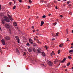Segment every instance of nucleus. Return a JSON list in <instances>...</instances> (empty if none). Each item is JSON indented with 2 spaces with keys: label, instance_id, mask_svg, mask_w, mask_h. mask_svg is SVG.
I'll return each mask as SVG.
<instances>
[{
  "label": "nucleus",
  "instance_id": "obj_1",
  "mask_svg": "<svg viewBox=\"0 0 73 73\" xmlns=\"http://www.w3.org/2000/svg\"><path fill=\"white\" fill-rule=\"evenodd\" d=\"M4 20L3 19H2L1 20L2 22L1 23L2 24H5V21L7 22V23H9V19H8V17H5L4 18Z\"/></svg>",
  "mask_w": 73,
  "mask_h": 73
},
{
  "label": "nucleus",
  "instance_id": "obj_2",
  "mask_svg": "<svg viewBox=\"0 0 73 73\" xmlns=\"http://www.w3.org/2000/svg\"><path fill=\"white\" fill-rule=\"evenodd\" d=\"M33 50L34 52H36V51L37 53H41L42 52H41V48H38V49H35V48H33Z\"/></svg>",
  "mask_w": 73,
  "mask_h": 73
},
{
  "label": "nucleus",
  "instance_id": "obj_3",
  "mask_svg": "<svg viewBox=\"0 0 73 73\" xmlns=\"http://www.w3.org/2000/svg\"><path fill=\"white\" fill-rule=\"evenodd\" d=\"M15 38L18 42V44H19L20 43V39H19V37L18 36H16Z\"/></svg>",
  "mask_w": 73,
  "mask_h": 73
},
{
  "label": "nucleus",
  "instance_id": "obj_4",
  "mask_svg": "<svg viewBox=\"0 0 73 73\" xmlns=\"http://www.w3.org/2000/svg\"><path fill=\"white\" fill-rule=\"evenodd\" d=\"M48 64L50 66H51L53 65V63L50 61H49L48 63Z\"/></svg>",
  "mask_w": 73,
  "mask_h": 73
},
{
  "label": "nucleus",
  "instance_id": "obj_5",
  "mask_svg": "<svg viewBox=\"0 0 73 73\" xmlns=\"http://www.w3.org/2000/svg\"><path fill=\"white\" fill-rule=\"evenodd\" d=\"M29 40L30 44H33V41L32 39H29Z\"/></svg>",
  "mask_w": 73,
  "mask_h": 73
},
{
  "label": "nucleus",
  "instance_id": "obj_6",
  "mask_svg": "<svg viewBox=\"0 0 73 73\" xmlns=\"http://www.w3.org/2000/svg\"><path fill=\"white\" fill-rule=\"evenodd\" d=\"M5 27L6 28H8V29H9V28L10 27V26H9V25L8 24H5Z\"/></svg>",
  "mask_w": 73,
  "mask_h": 73
},
{
  "label": "nucleus",
  "instance_id": "obj_7",
  "mask_svg": "<svg viewBox=\"0 0 73 73\" xmlns=\"http://www.w3.org/2000/svg\"><path fill=\"white\" fill-rule=\"evenodd\" d=\"M5 38L6 40H10V37L8 36H6Z\"/></svg>",
  "mask_w": 73,
  "mask_h": 73
},
{
  "label": "nucleus",
  "instance_id": "obj_8",
  "mask_svg": "<svg viewBox=\"0 0 73 73\" xmlns=\"http://www.w3.org/2000/svg\"><path fill=\"white\" fill-rule=\"evenodd\" d=\"M58 61V60L57 59H56L54 61V64H57Z\"/></svg>",
  "mask_w": 73,
  "mask_h": 73
},
{
  "label": "nucleus",
  "instance_id": "obj_9",
  "mask_svg": "<svg viewBox=\"0 0 73 73\" xmlns=\"http://www.w3.org/2000/svg\"><path fill=\"white\" fill-rule=\"evenodd\" d=\"M28 51L29 52H32V48H29L28 49Z\"/></svg>",
  "mask_w": 73,
  "mask_h": 73
},
{
  "label": "nucleus",
  "instance_id": "obj_10",
  "mask_svg": "<svg viewBox=\"0 0 73 73\" xmlns=\"http://www.w3.org/2000/svg\"><path fill=\"white\" fill-rule=\"evenodd\" d=\"M1 41H2V44L3 45H5V41H4V40L3 39H2L1 40Z\"/></svg>",
  "mask_w": 73,
  "mask_h": 73
},
{
  "label": "nucleus",
  "instance_id": "obj_11",
  "mask_svg": "<svg viewBox=\"0 0 73 73\" xmlns=\"http://www.w3.org/2000/svg\"><path fill=\"white\" fill-rule=\"evenodd\" d=\"M66 58H64L63 59V60L61 61V62H62V63L64 62H65V60H66Z\"/></svg>",
  "mask_w": 73,
  "mask_h": 73
},
{
  "label": "nucleus",
  "instance_id": "obj_12",
  "mask_svg": "<svg viewBox=\"0 0 73 73\" xmlns=\"http://www.w3.org/2000/svg\"><path fill=\"white\" fill-rule=\"evenodd\" d=\"M8 16L9 19L10 20H11V21H12V20H13V19H12V17H11L9 15Z\"/></svg>",
  "mask_w": 73,
  "mask_h": 73
},
{
  "label": "nucleus",
  "instance_id": "obj_13",
  "mask_svg": "<svg viewBox=\"0 0 73 73\" xmlns=\"http://www.w3.org/2000/svg\"><path fill=\"white\" fill-rule=\"evenodd\" d=\"M16 52H17V53L18 54H19V51L17 48L16 49Z\"/></svg>",
  "mask_w": 73,
  "mask_h": 73
},
{
  "label": "nucleus",
  "instance_id": "obj_14",
  "mask_svg": "<svg viewBox=\"0 0 73 73\" xmlns=\"http://www.w3.org/2000/svg\"><path fill=\"white\" fill-rule=\"evenodd\" d=\"M44 21H42L41 22V25H40V26H41V27H42V25L44 24Z\"/></svg>",
  "mask_w": 73,
  "mask_h": 73
},
{
  "label": "nucleus",
  "instance_id": "obj_15",
  "mask_svg": "<svg viewBox=\"0 0 73 73\" xmlns=\"http://www.w3.org/2000/svg\"><path fill=\"white\" fill-rule=\"evenodd\" d=\"M42 55L43 56H45V54L44 52H42Z\"/></svg>",
  "mask_w": 73,
  "mask_h": 73
},
{
  "label": "nucleus",
  "instance_id": "obj_16",
  "mask_svg": "<svg viewBox=\"0 0 73 73\" xmlns=\"http://www.w3.org/2000/svg\"><path fill=\"white\" fill-rule=\"evenodd\" d=\"M51 56H53V55H54V52L52 51V52L50 54Z\"/></svg>",
  "mask_w": 73,
  "mask_h": 73
},
{
  "label": "nucleus",
  "instance_id": "obj_17",
  "mask_svg": "<svg viewBox=\"0 0 73 73\" xmlns=\"http://www.w3.org/2000/svg\"><path fill=\"white\" fill-rule=\"evenodd\" d=\"M64 45V44H61L60 45H59V47H60V48L62 47Z\"/></svg>",
  "mask_w": 73,
  "mask_h": 73
},
{
  "label": "nucleus",
  "instance_id": "obj_18",
  "mask_svg": "<svg viewBox=\"0 0 73 73\" xmlns=\"http://www.w3.org/2000/svg\"><path fill=\"white\" fill-rule=\"evenodd\" d=\"M14 25H15V26H17V23H16L15 22L14 23H13Z\"/></svg>",
  "mask_w": 73,
  "mask_h": 73
},
{
  "label": "nucleus",
  "instance_id": "obj_19",
  "mask_svg": "<svg viewBox=\"0 0 73 73\" xmlns=\"http://www.w3.org/2000/svg\"><path fill=\"white\" fill-rule=\"evenodd\" d=\"M1 37V35H0V38ZM0 52L1 53H2V50H1V49L0 47Z\"/></svg>",
  "mask_w": 73,
  "mask_h": 73
},
{
  "label": "nucleus",
  "instance_id": "obj_20",
  "mask_svg": "<svg viewBox=\"0 0 73 73\" xmlns=\"http://www.w3.org/2000/svg\"><path fill=\"white\" fill-rule=\"evenodd\" d=\"M33 46H37V44H36V43H34L33 44Z\"/></svg>",
  "mask_w": 73,
  "mask_h": 73
},
{
  "label": "nucleus",
  "instance_id": "obj_21",
  "mask_svg": "<svg viewBox=\"0 0 73 73\" xmlns=\"http://www.w3.org/2000/svg\"><path fill=\"white\" fill-rule=\"evenodd\" d=\"M73 52V50H70L69 51V53H71V52Z\"/></svg>",
  "mask_w": 73,
  "mask_h": 73
},
{
  "label": "nucleus",
  "instance_id": "obj_22",
  "mask_svg": "<svg viewBox=\"0 0 73 73\" xmlns=\"http://www.w3.org/2000/svg\"><path fill=\"white\" fill-rule=\"evenodd\" d=\"M41 66L44 68H45V65H44V64H42Z\"/></svg>",
  "mask_w": 73,
  "mask_h": 73
},
{
  "label": "nucleus",
  "instance_id": "obj_23",
  "mask_svg": "<svg viewBox=\"0 0 73 73\" xmlns=\"http://www.w3.org/2000/svg\"><path fill=\"white\" fill-rule=\"evenodd\" d=\"M16 6L14 5V7L13 8V9H15V8H16Z\"/></svg>",
  "mask_w": 73,
  "mask_h": 73
},
{
  "label": "nucleus",
  "instance_id": "obj_24",
  "mask_svg": "<svg viewBox=\"0 0 73 73\" xmlns=\"http://www.w3.org/2000/svg\"><path fill=\"white\" fill-rule=\"evenodd\" d=\"M56 24H57V23H56V22H55L53 24V25H54V26L56 25Z\"/></svg>",
  "mask_w": 73,
  "mask_h": 73
},
{
  "label": "nucleus",
  "instance_id": "obj_25",
  "mask_svg": "<svg viewBox=\"0 0 73 73\" xmlns=\"http://www.w3.org/2000/svg\"><path fill=\"white\" fill-rule=\"evenodd\" d=\"M52 36H53V37H54V36H55V34H54V33H53L52 34Z\"/></svg>",
  "mask_w": 73,
  "mask_h": 73
},
{
  "label": "nucleus",
  "instance_id": "obj_26",
  "mask_svg": "<svg viewBox=\"0 0 73 73\" xmlns=\"http://www.w3.org/2000/svg\"><path fill=\"white\" fill-rule=\"evenodd\" d=\"M59 33L58 32L56 34V36H58V35Z\"/></svg>",
  "mask_w": 73,
  "mask_h": 73
},
{
  "label": "nucleus",
  "instance_id": "obj_27",
  "mask_svg": "<svg viewBox=\"0 0 73 73\" xmlns=\"http://www.w3.org/2000/svg\"><path fill=\"white\" fill-rule=\"evenodd\" d=\"M70 64V62H69L68 63H67V66H69V65Z\"/></svg>",
  "mask_w": 73,
  "mask_h": 73
},
{
  "label": "nucleus",
  "instance_id": "obj_28",
  "mask_svg": "<svg viewBox=\"0 0 73 73\" xmlns=\"http://www.w3.org/2000/svg\"><path fill=\"white\" fill-rule=\"evenodd\" d=\"M46 17V16H45V15H43L42 17V18H43V19H44V18H45Z\"/></svg>",
  "mask_w": 73,
  "mask_h": 73
},
{
  "label": "nucleus",
  "instance_id": "obj_29",
  "mask_svg": "<svg viewBox=\"0 0 73 73\" xmlns=\"http://www.w3.org/2000/svg\"><path fill=\"white\" fill-rule=\"evenodd\" d=\"M60 50H59L58 52V54H60Z\"/></svg>",
  "mask_w": 73,
  "mask_h": 73
},
{
  "label": "nucleus",
  "instance_id": "obj_30",
  "mask_svg": "<svg viewBox=\"0 0 73 73\" xmlns=\"http://www.w3.org/2000/svg\"><path fill=\"white\" fill-rule=\"evenodd\" d=\"M26 55V53H25V52H24L23 56H25Z\"/></svg>",
  "mask_w": 73,
  "mask_h": 73
},
{
  "label": "nucleus",
  "instance_id": "obj_31",
  "mask_svg": "<svg viewBox=\"0 0 73 73\" xmlns=\"http://www.w3.org/2000/svg\"><path fill=\"white\" fill-rule=\"evenodd\" d=\"M44 0H40V2H41L42 3H43V2H44Z\"/></svg>",
  "mask_w": 73,
  "mask_h": 73
},
{
  "label": "nucleus",
  "instance_id": "obj_32",
  "mask_svg": "<svg viewBox=\"0 0 73 73\" xmlns=\"http://www.w3.org/2000/svg\"><path fill=\"white\" fill-rule=\"evenodd\" d=\"M29 2H30V3H32V2L31 1V0H29Z\"/></svg>",
  "mask_w": 73,
  "mask_h": 73
},
{
  "label": "nucleus",
  "instance_id": "obj_33",
  "mask_svg": "<svg viewBox=\"0 0 73 73\" xmlns=\"http://www.w3.org/2000/svg\"><path fill=\"white\" fill-rule=\"evenodd\" d=\"M68 58L69 59H71V58H72V57L70 56H68Z\"/></svg>",
  "mask_w": 73,
  "mask_h": 73
},
{
  "label": "nucleus",
  "instance_id": "obj_34",
  "mask_svg": "<svg viewBox=\"0 0 73 73\" xmlns=\"http://www.w3.org/2000/svg\"><path fill=\"white\" fill-rule=\"evenodd\" d=\"M36 40H37V41L38 42V43L40 42H40H39V40H38V39H36Z\"/></svg>",
  "mask_w": 73,
  "mask_h": 73
},
{
  "label": "nucleus",
  "instance_id": "obj_35",
  "mask_svg": "<svg viewBox=\"0 0 73 73\" xmlns=\"http://www.w3.org/2000/svg\"><path fill=\"white\" fill-rule=\"evenodd\" d=\"M19 3H21V2L22 1V0H19Z\"/></svg>",
  "mask_w": 73,
  "mask_h": 73
},
{
  "label": "nucleus",
  "instance_id": "obj_36",
  "mask_svg": "<svg viewBox=\"0 0 73 73\" xmlns=\"http://www.w3.org/2000/svg\"><path fill=\"white\" fill-rule=\"evenodd\" d=\"M36 35H38L39 36V33H36Z\"/></svg>",
  "mask_w": 73,
  "mask_h": 73
},
{
  "label": "nucleus",
  "instance_id": "obj_37",
  "mask_svg": "<svg viewBox=\"0 0 73 73\" xmlns=\"http://www.w3.org/2000/svg\"><path fill=\"white\" fill-rule=\"evenodd\" d=\"M12 2H10L9 3V4L10 5H11L12 4Z\"/></svg>",
  "mask_w": 73,
  "mask_h": 73
},
{
  "label": "nucleus",
  "instance_id": "obj_38",
  "mask_svg": "<svg viewBox=\"0 0 73 73\" xmlns=\"http://www.w3.org/2000/svg\"><path fill=\"white\" fill-rule=\"evenodd\" d=\"M69 14L70 15H72V12H70L69 13Z\"/></svg>",
  "mask_w": 73,
  "mask_h": 73
},
{
  "label": "nucleus",
  "instance_id": "obj_39",
  "mask_svg": "<svg viewBox=\"0 0 73 73\" xmlns=\"http://www.w3.org/2000/svg\"><path fill=\"white\" fill-rule=\"evenodd\" d=\"M46 46H45L44 47L46 48V49H48V48L46 47Z\"/></svg>",
  "mask_w": 73,
  "mask_h": 73
},
{
  "label": "nucleus",
  "instance_id": "obj_40",
  "mask_svg": "<svg viewBox=\"0 0 73 73\" xmlns=\"http://www.w3.org/2000/svg\"><path fill=\"white\" fill-rule=\"evenodd\" d=\"M1 9V5H0V10Z\"/></svg>",
  "mask_w": 73,
  "mask_h": 73
},
{
  "label": "nucleus",
  "instance_id": "obj_41",
  "mask_svg": "<svg viewBox=\"0 0 73 73\" xmlns=\"http://www.w3.org/2000/svg\"><path fill=\"white\" fill-rule=\"evenodd\" d=\"M28 9H29V8H30V7H30L29 6H28Z\"/></svg>",
  "mask_w": 73,
  "mask_h": 73
},
{
  "label": "nucleus",
  "instance_id": "obj_42",
  "mask_svg": "<svg viewBox=\"0 0 73 73\" xmlns=\"http://www.w3.org/2000/svg\"><path fill=\"white\" fill-rule=\"evenodd\" d=\"M55 40V38H53L52 39V41H53V40Z\"/></svg>",
  "mask_w": 73,
  "mask_h": 73
},
{
  "label": "nucleus",
  "instance_id": "obj_43",
  "mask_svg": "<svg viewBox=\"0 0 73 73\" xmlns=\"http://www.w3.org/2000/svg\"><path fill=\"white\" fill-rule=\"evenodd\" d=\"M70 3V1H68L67 2V4H69Z\"/></svg>",
  "mask_w": 73,
  "mask_h": 73
},
{
  "label": "nucleus",
  "instance_id": "obj_44",
  "mask_svg": "<svg viewBox=\"0 0 73 73\" xmlns=\"http://www.w3.org/2000/svg\"><path fill=\"white\" fill-rule=\"evenodd\" d=\"M13 1H14V3L15 4V0H13Z\"/></svg>",
  "mask_w": 73,
  "mask_h": 73
},
{
  "label": "nucleus",
  "instance_id": "obj_45",
  "mask_svg": "<svg viewBox=\"0 0 73 73\" xmlns=\"http://www.w3.org/2000/svg\"><path fill=\"white\" fill-rule=\"evenodd\" d=\"M27 45H28V46H29V43H27Z\"/></svg>",
  "mask_w": 73,
  "mask_h": 73
},
{
  "label": "nucleus",
  "instance_id": "obj_46",
  "mask_svg": "<svg viewBox=\"0 0 73 73\" xmlns=\"http://www.w3.org/2000/svg\"><path fill=\"white\" fill-rule=\"evenodd\" d=\"M36 38H34V40H35V41H36Z\"/></svg>",
  "mask_w": 73,
  "mask_h": 73
},
{
  "label": "nucleus",
  "instance_id": "obj_47",
  "mask_svg": "<svg viewBox=\"0 0 73 73\" xmlns=\"http://www.w3.org/2000/svg\"><path fill=\"white\" fill-rule=\"evenodd\" d=\"M55 8H56V9H58V8H57V6Z\"/></svg>",
  "mask_w": 73,
  "mask_h": 73
},
{
  "label": "nucleus",
  "instance_id": "obj_48",
  "mask_svg": "<svg viewBox=\"0 0 73 73\" xmlns=\"http://www.w3.org/2000/svg\"><path fill=\"white\" fill-rule=\"evenodd\" d=\"M66 31H67V33H68V30H66Z\"/></svg>",
  "mask_w": 73,
  "mask_h": 73
},
{
  "label": "nucleus",
  "instance_id": "obj_49",
  "mask_svg": "<svg viewBox=\"0 0 73 73\" xmlns=\"http://www.w3.org/2000/svg\"><path fill=\"white\" fill-rule=\"evenodd\" d=\"M60 17H62V15H60Z\"/></svg>",
  "mask_w": 73,
  "mask_h": 73
},
{
  "label": "nucleus",
  "instance_id": "obj_50",
  "mask_svg": "<svg viewBox=\"0 0 73 73\" xmlns=\"http://www.w3.org/2000/svg\"><path fill=\"white\" fill-rule=\"evenodd\" d=\"M50 15H51V14H48V16H50Z\"/></svg>",
  "mask_w": 73,
  "mask_h": 73
},
{
  "label": "nucleus",
  "instance_id": "obj_51",
  "mask_svg": "<svg viewBox=\"0 0 73 73\" xmlns=\"http://www.w3.org/2000/svg\"><path fill=\"white\" fill-rule=\"evenodd\" d=\"M63 1H66V0H62Z\"/></svg>",
  "mask_w": 73,
  "mask_h": 73
},
{
  "label": "nucleus",
  "instance_id": "obj_52",
  "mask_svg": "<svg viewBox=\"0 0 73 73\" xmlns=\"http://www.w3.org/2000/svg\"><path fill=\"white\" fill-rule=\"evenodd\" d=\"M0 30H1V28L0 27Z\"/></svg>",
  "mask_w": 73,
  "mask_h": 73
},
{
  "label": "nucleus",
  "instance_id": "obj_53",
  "mask_svg": "<svg viewBox=\"0 0 73 73\" xmlns=\"http://www.w3.org/2000/svg\"><path fill=\"white\" fill-rule=\"evenodd\" d=\"M33 32H35V30H33Z\"/></svg>",
  "mask_w": 73,
  "mask_h": 73
},
{
  "label": "nucleus",
  "instance_id": "obj_54",
  "mask_svg": "<svg viewBox=\"0 0 73 73\" xmlns=\"http://www.w3.org/2000/svg\"><path fill=\"white\" fill-rule=\"evenodd\" d=\"M54 2L55 3H57V2L56 1H54Z\"/></svg>",
  "mask_w": 73,
  "mask_h": 73
},
{
  "label": "nucleus",
  "instance_id": "obj_55",
  "mask_svg": "<svg viewBox=\"0 0 73 73\" xmlns=\"http://www.w3.org/2000/svg\"><path fill=\"white\" fill-rule=\"evenodd\" d=\"M44 3H46V1H45L44 2Z\"/></svg>",
  "mask_w": 73,
  "mask_h": 73
},
{
  "label": "nucleus",
  "instance_id": "obj_56",
  "mask_svg": "<svg viewBox=\"0 0 73 73\" xmlns=\"http://www.w3.org/2000/svg\"><path fill=\"white\" fill-rule=\"evenodd\" d=\"M32 27V28H33V29H34V27L33 26Z\"/></svg>",
  "mask_w": 73,
  "mask_h": 73
},
{
  "label": "nucleus",
  "instance_id": "obj_57",
  "mask_svg": "<svg viewBox=\"0 0 73 73\" xmlns=\"http://www.w3.org/2000/svg\"><path fill=\"white\" fill-rule=\"evenodd\" d=\"M33 64H34V61H33Z\"/></svg>",
  "mask_w": 73,
  "mask_h": 73
},
{
  "label": "nucleus",
  "instance_id": "obj_58",
  "mask_svg": "<svg viewBox=\"0 0 73 73\" xmlns=\"http://www.w3.org/2000/svg\"><path fill=\"white\" fill-rule=\"evenodd\" d=\"M38 31H39L38 30H36V31H37V32H38Z\"/></svg>",
  "mask_w": 73,
  "mask_h": 73
},
{
  "label": "nucleus",
  "instance_id": "obj_59",
  "mask_svg": "<svg viewBox=\"0 0 73 73\" xmlns=\"http://www.w3.org/2000/svg\"><path fill=\"white\" fill-rule=\"evenodd\" d=\"M67 41H70V40H67Z\"/></svg>",
  "mask_w": 73,
  "mask_h": 73
},
{
  "label": "nucleus",
  "instance_id": "obj_60",
  "mask_svg": "<svg viewBox=\"0 0 73 73\" xmlns=\"http://www.w3.org/2000/svg\"><path fill=\"white\" fill-rule=\"evenodd\" d=\"M72 33H73V30H72Z\"/></svg>",
  "mask_w": 73,
  "mask_h": 73
},
{
  "label": "nucleus",
  "instance_id": "obj_61",
  "mask_svg": "<svg viewBox=\"0 0 73 73\" xmlns=\"http://www.w3.org/2000/svg\"><path fill=\"white\" fill-rule=\"evenodd\" d=\"M67 69L65 70V71H67Z\"/></svg>",
  "mask_w": 73,
  "mask_h": 73
},
{
  "label": "nucleus",
  "instance_id": "obj_62",
  "mask_svg": "<svg viewBox=\"0 0 73 73\" xmlns=\"http://www.w3.org/2000/svg\"><path fill=\"white\" fill-rule=\"evenodd\" d=\"M73 48V46H72L71 47V48Z\"/></svg>",
  "mask_w": 73,
  "mask_h": 73
},
{
  "label": "nucleus",
  "instance_id": "obj_63",
  "mask_svg": "<svg viewBox=\"0 0 73 73\" xmlns=\"http://www.w3.org/2000/svg\"><path fill=\"white\" fill-rule=\"evenodd\" d=\"M72 45H73V43H72Z\"/></svg>",
  "mask_w": 73,
  "mask_h": 73
},
{
  "label": "nucleus",
  "instance_id": "obj_64",
  "mask_svg": "<svg viewBox=\"0 0 73 73\" xmlns=\"http://www.w3.org/2000/svg\"><path fill=\"white\" fill-rule=\"evenodd\" d=\"M72 69L73 70V67L72 68Z\"/></svg>",
  "mask_w": 73,
  "mask_h": 73
}]
</instances>
